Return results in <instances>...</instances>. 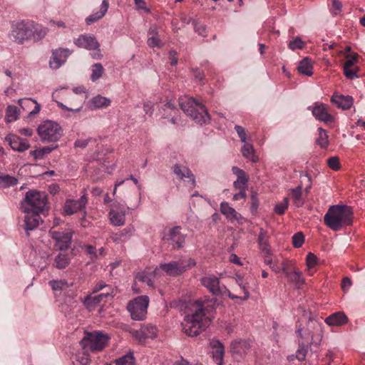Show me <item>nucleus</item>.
<instances>
[{"mask_svg":"<svg viewBox=\"0 0 365 365\" xmlns=\"http://www.w3.org/2000/svg\"><path fill=\"white\" fill-rule=\"evenodd\" d=\"M217 303L215 298L204 301L190 302L186 308L190 312L185 315L182 324L183 331L190 336H195L204 331L210 323L209 317H205V311L208 307L215 308Z\"/></svg>","mask_w":365,"mask_h":365,"instance_id":"f257e3e1","label":"nucleus"},{"mask_svg":"<svg viewBox=\"0 0 365 365\" xmlns=\"http://www.w3.org/2000/svg\"><path fill=\"white\" fill-rule=\"evenodd\" d=\"M309 317V322L307 324V329L304 334H302V329L299 327L297 329L298 336L302 339V341H299L298 349L294 355L288 356L289 360H293L296 358L299 361H304L306 359L308 347L310 344H319L322 335V327L320 322L312 318L309 312L306 313Z\"/></svg>","mask_w":365,"mask_h":365,"instance_id":"f03ea898","label":"nucleus"},{"mask_svg":"<svg viewBox=\"0 0 365 365\" xmlns=\"http://www.w3.org/2000/svg\"><path fill=\"white\" fill-rule=\"evenodd\" d=\"M352 209L346 205L331 206L324 217L325 225L334 231H339L344 225H351L353 217Z\"/></svg>","mask_w":365,"mask_h":365,"instance_id":"7ed1b4c3","label":"nucleus"},{"mask_svg":"<svg viewBox=\"0 0 365 365\" xmlns=\"http://www.w3.org/2000/svg\"><path fill=\"white\" fill-rule=\"evenodd\" d=\"M179 104L182 111L198 124L209 122L210 118L205 107L193 98L185 97L179 99Z\"/></svg>","mask_w":365,"mask_h":365,"instance_id":"20e7f679","label":"nucleus"},{"mask_svg":"<svg viewBox=\"0 0 365 365\" xmlns=\"http://www.w3.org/2000/svg\"><path fill=\"white\" fill-rule=\"evenodd\" d=\"M47 196L44 192L29 190L21 202L20 209L24 213L37 212L41 213L46 205Z\"/></svg>","mask_w":365,"mask_h":365,"instance_id":"39448f33","label":"nucleus"},{"mask_svg":"<svg viewBox=\"0 0 365 365\" xmlns=\"http://www.w3.org/2000/svg\"><path fill=\"white\" fill-rule=\"evenodd\" d=\"M37 133L43 143L57 142L63 135V129L58 123L48 120L38 125Z\"/></svg>","mask_w":365,"mask_h":365,"instance_id":"423d86ee","label":"nucleus"},{"mask_svg":"<svg viewBox=\"0 0 365 365\" xmlns=\"http://www.w3.org/2000/svg\"><path fill=\"white\" fill-rule=\"evenodd\" d=\"M195 259L192 258L182 259L178 261H171L168 263H162L156 267L155 272L160 270L168 276L175 277L182 274L186 270L195 265Z\"/></svg>","mask_w":365,"mask_h":365,"instance_id":"0eeeda50","label":"nucleus"},{"mask_svg":"<svg viewBox=\"0 0 365 365\" xmlns=\"http://www.w3.org/2000/svg\"><path fill=\"white\" fill-rule=\"evenodd\" d=\"M31 29L30 20L14 22L11 26L9 38L13 42L22 45L25 42L30 41Z\"/></svg>","mask_w":365,"mask_h":365,"instance_id":"6e6552de","label":"nucleus"},{"mask_svg":"<svg viewBox=\"0 0 365 365\" xmlns=\"http://www.w3.org/2000/svg\"><path fill=\"white\" fill-rule=\"evenodd\" d=\"M149 302L148 296L142 295L135 297L128 304L127 309L133 320L143 321L145 319Z\"/></svg>","mask_w":365,"mask_h":365,"instance_id":"1a4fd4ad","label":"nucleus"},{"mask_svg":"<svg viewBox=\"0 0 365 365\" xmlns=\"http://www.w3.org/2000/svg\"><path fill=\"white\" fill-rule=\"evenodd\" d=\"M108 337L101 332L87 333L86 336L81 341L82 348L86 351H101L108 341Z\"/></svg>","mask_w":365,"mask_h":365,"instance_id":"9d476101","label":"nucleus"},{"mask_svg":"<svg viewBox=\"0 0 365 365\" xmlns=\"http://www.w3.org/2000/svg\"><path fill=\"white\" fill-rule=\"evenodd\" d=\"M74 43L79 48L87 50H98L97 52L92 54V57L95 59H101L102 55L99 51V43L94 36L81 34L75 41Z\"/></svg>","mask_w":365,"mask_h":365,"instance_id":"9b49d317","label":"nucleus"},{"mask_svg":"<svg viewBox=\"0 0 365 365\" xmlns=\"http://www.w3.org/2000/svg\"><path fill=\"white\" fill-rule=\"evenodd\" d=\"M49 235L55 241L54 247L57 250L64 251L70 247L72 239V232L70 230H50Z\"/></svg>","mask_w":365,"mask_h":365,"instance_id":"f8f14e48","label":"nucleus"},{"mask_svg":"<svg viewBox=\"0 0 365 365\" xmlns=\"http://www.w3.org/2000/svg\"><path fill=\"white\" fill-rule=\"evenodd\" d=\"M308 110H310L314 118L325 123H332L334 117L329 113V107L322 103H315L314 106H309Z\"/></svg>","mask_w":365,"mask_h":365,"instance_id":"ddd939ff","label":"nucleus"},{"mask_svg":"<svg viewBox=\"0 0 365 365\" xmlns=\"http://www.w3.org/2000/svg\"><path fill=\"white\" fill-rule=\"evenodd\" d=\"M88 200L85 195L78 200H67L63 207V212L66 215H71L78 211L85 209Z\"/></svg>","mask_w":365,"mask_h":365,"instance_id":"4468645a","label":"nucleus"},{"mask_svg":"<svg viewBox=\"0 0 365 365\" xmlns=\"http://www.w3.org/2000/svg\"><path fill=\"white\" fill-rule=\"evenodd\" d=\"M202 284L206 287L213 295H220L225 288L220 284V279L214 275H207L200 279Z\"/></svg>","mask_w":365,"mask_h":365,"instance_id":"2eb2a0df","label":"nucleus"},{"mask_svg":"<svg viewBox=\"0 0 365 365\" xmlns=\"http://www.w3.org/2000/svg\"><path fill=\"white\" fill-rule=\"evenodd\" d=\"M5 140L12 150L19 153L28 150L30 147V144L26 139L21 138L15 134H9L5 138Z\"/></svg>","mask_w":365,"mask_h":365,"instance_id":"dca6fc26","label":"nucleus"},{"mask_svg":"<svg viewBox=\"0 0 365 365\" xmlns=\"http://www.w3.org/2000/svg\"><path fill=\"white\" fill-rule=\"evenodd\" d=\"M70 51L67 48H58L53 50L52 56L51 57L49 65L53 69L59 68L63 64L68 56Z\"/></svg>","mask_w":365,"mask_h":365,"instance_id":"f3484780","label":"nucleus"},{"mask_svg":"<svg viewBox=\"0 0 365 365\" xmlns=\"http://www.w3.org/2000/svg\"><path fill=\"white\" fill-rule=\"evenodd\" d=\"M173 171L178 178L187 181L191 187L195 186V176L187 167L175 164L173 167Z\"/></svg>","mask_w":365,"mask_h":365,"instance_id":"a211bd4d","label":"nucleus"},{"mask_svg":"<svg viewBox=\"0 0 365 365\" xmlns=\"http://www.w3.org/2000/svg\"><path fill=\"white\" fill-rule=\"evenodd\" d=\"M24 228L27 234L29 235V231L35 230L41 222L40 213L32 212L24 213Z\"/></svg>","mask_w":365,"mask_h":365,"instance_id":"6ab92c4d","label":"nucleus"},{"mask_svg":"<svg viewBox=\"0 0 365 365\" xmlns=\"http://www.w3.org/2000/svg\"><path fill=\"white\" fill-rule=\"evenodd\" d=\"M110 297L109 291L104 292L100 294L87 296L83 300V304L89 311L93 310L104 299Z\"/></svg>","mask_w":365,"mask_h":365,"instance_id":"aec40b11","label":"nucleus"},{"mask_svg":"<svg viewBox=\"0 0 365 365\" xmlns=\"http://www.w3.org/2000/svg\"><path fill=\"white\" fill-rule=\"evenodd\" d=\"M220 211L231 222L237 221L242 223L243 217L233 207H230L227 202H222L220 204Z\"/></svg>","mask_w":365,"mask_h":365,"instance_id":"412c9836","label":"nucleus"},{"mask_svg":"<svg viewBox=\"0 0 365 365\" xmlns=\"http://www.w3.org/2000/svg\"><path fill=\"white\" fill-rule=\"evenodd\" d=\"M180 230L181 227L176 226L171 228L169 231L168 240L172 242L174 247L178 249L182 247L185 243V235L182 234Z\"/></svg>","mask_w":365,"mask_h":365,"instance_id":"4be33fe9","label":"nucleus"},{"mask_svg":"<svg viewBox=\"0 0 365 365\" xmlns=\"http://www.w3.org/2000/svg\"><path fill=\"white\" fill-rule=\"evenodd\" d=\"M331 101L339 108L348 110L353 105L354 100L350 96L334 94L331 98Z\"/></svg>","mask_w":365,"mask_h":365,"instance_id":"5701e85b","label":"nucleus"},{"mask_svg":"<svg viewBox=\"0 0 365 365\" xmlns=\"http://www.w3.org/2000/svg\"><path fill=\"white\" fill-rule=\"evenodd\" d=\"M232 171L237 176V180L233 182L234 187L235 189H246L248 177L245 172L236 166L232 167Z\"/></svg>","mask_w":365,"mask_h":365,"instance_id":"b1692460","label":"nucleus"},{"mask_svg":"<svg viewBox=\"0 0 365 365\" xmlns=\"http://www.w3.org/2000/svg\"><path fill=\"white\" fill-rule=\"evenodd\" d=\"M31 25V34H30V40H33L34 42L41 41L45 38L48 33V29L43 27L33 21H30Z\"/></svg>","mask_w":365,"mask_h":365,"instance_id":"393cba45","label":"nucleus"},{"mask_svg":"<svg viewBox=\"0 0 365 365\" xmlns=\"http://www.w3.org/2000/svg\"><path fill=\"white\" fill-rule=\"evenodd\" d=\"M109 6L108 1L107 0H103L101 5L100 11L89 15L86 19V23L87 25H91L98 20L101 19L106 14Z\"/></svg>","mask_w":365,"mask_h":365,"instance_id":"a878e982","label":"nucleus"},{"mask_svg":"<svg viewBox=\"0 0 365 365\" xmlns=\"http://www.w3.org/2000/svg\"><path fill=\"white\" fill-rule=\"evenodd\" d=\"M348 318L344 312H335L325 319V322L329 326H341L346 324Z\"/></svg>","mask_w":365,"mask_h":365,"instance_id":"bb28decb","label":"nucleus"},{"mask_svg":"<svg viewBox=\"0 0 365 365\" xmlns=\"http://www.w3.org/2000/svg\"><path fill=\"white\" fill-rule=\"evenodd\" d=\"M147 43L151 48H161L163 46L162 41L158 36V29L156 26L150 27L148 31Z\"/></svg>","mask_w":365,"mask_h":365,"instance_id":"cd10ccee","label":"nucleus"},{"mask_svg":"<svg viewBox=\"0 0 365 365\" xmlns=\"http://www.w3.org/2000/svg\"><path fill=\"white\" fill-rule=\"evenodd\" d=\"M286 277L287 278L288 282L292 283L297 289L301 288L304 283L302 272L299 271L297 267H295L294 271H291Z\"/></svg>","mask_w":365,"mask_h":365,"instance_id":"c85d7f7f","label":"nucleus"},{"mask_svg":"<svg viewBox=\"0 0 365 365\" xmlns=\"http://www.w3.org/2000/svg\"><path fill=\"white\" fill-rule=\"evenodd\" d=\"M250 347L251 344L247 341L235 340L230 344L231 351L239 354H245Z\"/></svg>","mask_w":365,"mask_h":365,"instance_id":"c756f323","label":"nucleus"},{"mask_svg":"<svg viewBox=\"0 0 365 365\" xmlns=\"http://www.w3.org/2000/svg\"><path fill=\"white\" fill-rule=\"evenodd\" d=\"M258 244L260 250L267 255H270L269 245L268 242V235L267 232L260 228L258 235Z\"/></svg>","mask_w":365,"mask_h":365,"instance_id":"7c9ffc66","label":"nucleus"},{"mask_svg":"<svg viewBox=\"0 0 365 365\" xmlns=\"http://www.w3.org/2000/svg\"><path fill=\"white\" fill-rule=\"evenodd\" d=\"M110 220L114 226H120L125 223V214L123 211L111 210L109 212Z\"/></svg>","mask_w":365,"mask_h":365,"instance_id":"2f4dec72","label":"nucleus"},{"mask_svg":"<svg viewBox=\"0 0 365 365\" xmlns=\"http://www.w3.org/2000/svg\"><path fill=\"white\" fill-rule=\"evenodd\" d=\"M57 148V145L45 146L39 149L31 150L30 152V155H32L35 160H41L44 158L46 155L51 153L53 150L56 149Z\"/></svg>","mask_w":365,"mask_h":365,"instance_id":"473e14b6","label":"nucleus"},{"mask_svg":"<svg viewBox=\"0 0 365 365\" xmlns=\"http://www.w3.org/2000/svg\"><path fill=\"white\" fill-rule=\"evenodd\" d=\"M244 145L242 148V155L250 160L253 163H256L258 161V157L255 154V149L252 144L247 143H243Z\"/></svg>","mask_w":365,"mask_h":365,"instance_id":"72a5a7b5","label":"nucleus"},{"mask_svg":"<svg viewBox=\"0 0 365 365\" xmlns=\"http://www.w3.org/2000/svg\"><path fill=\"white\" fill-rule=\"evenodd\" d=\"M312 64L308 57L303 58L299 63L298 71L307 76H311L313 74L312 72Z\"/></svg>","mask_w":365,"mask_h":365,"instance_id":"f704fd0d","label":"nucleus"},{"mask_svg":"<svg viewBox=\"0 0 365 365\" xmlns=\"http://www.w3.org/2000/svg\"><path fill=\"white\" fill-rule=\"evenodd\" d=\"M110 104V100L101 96H97L93 97L91 101V105L92 108L95 109H99L106 108Z\"/></svg>","mask_w":365,"mask_h":365,"instance_id":"c9c22d12","label":"nucleus"},{"mask_svg":"<svg viewBox=\"0 0 365 365\" xmlns=\"http://www.w3.org/2000/svg\"><path fill=\"white\" fill-rule=\"evenodd\" d=\"M19 104L20 106L25 110L26 106H28L30 103H33L35 104V108L31 111L29 112V115L32 116L34 115H36L39 113L41 110V106L37 103V101L32 98H21L18 101Z\"/></svg>","mask_w":365,"mask_h":365,"instance_id":"e433bc0d","label":"nucleus"},{"mask_svg":"<svg viewBox=\"0 0 365 365\" xmlns=\"http://www.w3.org/2000/svg\"><path fill=\"white\" fill-rule=\"evenodd\" d=\"M302 185H299L297 187L289 190V195L297 207H301L304 204V201L302 199Z\"/></svg>","mask_w":365,"mask_h":365,"instance_id":"4c0bfd02","label":"nucleus"},{"mask_svg":"<svg viewBox=\"0 0 365 365\" xmlns=\"http://www.w3.org/2000/svg\"><path fill=\"white\" fill-rule=\"evenodd\" d=\"M70 263V257L68 255L60 253L58 254L54 261L55 267L58 269H64Z\"/></svg>","mask_w":365,"mask_h":365,"instance_id":"58836bf2","label":"nucleus"},{"mask_svg":"<svg viewBox=\"0 0 365 365\" xmlns=\"http://www.w3.org/2000/svg\"><path fill=\"white\" fill-rule=\"evenodd\" d=\"M19 114V111L16 106H8L6 111V121L7 123H11L16 120L18 119Z\"/></svg>","mask_w":365,"mask_h":365,"instance_id":"ea45409f","label":"nucleus"},{"mask_svg":"<svg viewBox=\"0 0 365 365\" xmlns=\"http://www.w3.org/2000/svg\"><path fill=\"white\" fill-rule=\"evenodd\" d=\"M319 136L316 140V143L322 148H327L329 145L328 135L327 131L322 128H318Z\"/></svg>","mask_w":365,"mask_h":365,"instance_id":"a19ab883","label":"nucleus"},{"mask_svg":"<svg viewBox=\"0 0 365 365\" xmlns=\"http://www.w3.org/2000/svg\"><path fill=\"white\" fill-rule=\"evenodd\" d=\"M18 180L9 175L1 174L0 175V186L3 187H9L16 185Z\"/></svg>","mask_w":365,"mask_h":365,"instance_id":"79ce46f5","label":"nucleus"},{"mask_svg":"<svg viewBox=\"0 0 365 365\" xmlns=\"http://www.w3.org/2000/svg\"><path fill=\"white\" fill-rule=\"evenodd\" d=\"M91 79L92 81L98 80L103 75L104 68L101 63H96L92 66Z\"/></svg>","mask_w":365,"mask_h":365,"instance_id":"37998d69","label":"nucleus"},{"mask_svg":"<svg viewBox=\"0 0 365 365\" xmlns=\"http://www.w3.org/2000/svg\"><path fill=\"white\" fill-rule=\"evenodd\" d=\"M115 365H134L135 358L133 354H127L115 360Z\"/></svg>","mask_w":365,"mask_h":365,"instance_id":"c03bdc74","label":"nucleus"},{"mask_svg":"<svg viewBox=\"0 0 365 365\" xmlns=\"http://www.w3.org/2000/svg\"><path fill=\"white\" fill-rule=\"evenodd\" d=\"M49 285L54 291H62L67 289L70 285L65 280H51Z\"/></svg>","mask_w":365,"mask_h":365,"instance_id":"a18cd8bd","label":"nucleus"},{"mask_svg":"<svg viewBox=\"0 0 365 365\" xmlns=\"http://www.w3.org/2000/svg\"><path fill=\"white\" fill-rule=\"evenodd\" d=\"M144 336L147 339H154L157 336V328L156 327L148 324L146 326L141 327Z\"/></svg>","mask_w":365,"mask_h":365,"instance_id":"49530a36","label":"nucleus"},{"mask_svg":"<svg viewBox=\"0 0 365 365\" xmlns=\"http://www.w3.org/2000/svg\"><path fill=\"white\" fill-rule=\"evenodd\" d=\"M135 279L149 287H152L153 284L150 274L145 272H138L135 276Z\"/></svg>","mask_w":365,"mask_h":365,"instance_id":"de8ad7c7","label":"nucleus"},{"mask_svg":"<svg viewBox=\"0 0 365 365\" xmlns=\"http://www.w3.org/2000/svg\"><path fill=\"white\" fill-rule=\"evenodd\" d=\"M296 265L292 261H284L280 264V272H283L285 277L291 272L294 271Z\"/></svg>","mask_w":365,"mask_h":365,"instance_id":"09e8293b","label":"nucleus"},{"mask_svg":"<svg viewBox=\"0 0 365 365\" xmlns=\"http://www.w3.org/2000/svg\"><path fill=\"white\" fill-rule=\"evenodd\" d=\"M305 43L300 37H296L289 43V48L294 51L296 49H302L304 47Z\"/></svg>","mask_w":365,"mask_h":365,"instance_id":"8fccbe9b","label":"nucleus"},{"mask_svg":"<svg viewBox=\"0 0 365 365\" xmlns=\"http://www.w3.org/2000/svg\"><path fill=\"white\" fill-rule=\"evenodd\" d=\"M289 205V200L287 197H284L283 201L274 207V212L278 215H283Z\"/></svg>","mask_w":365,"mask_h":365,"instance_id":"3c124183","label":"nucleus"},{"mask_svg":"<svg viewBox=\"0 0 365 365\" xmlns=\"http://www.w3.org/2000/svg\"><path fill=\"white\" fill-rule=\"evenodd\" d=\"M303 184L307 185V187L304 189V192L306 193H308L312 187V178L308 174L303 173V174L300 175V184L299 185H302V186Z\"/></svg>","mask_w":365,"mask_h":365,"instance_id":"603ef678","label":"nucleus"},{"mask_svg":"<svg viewBox=\"0 0 365 365\" xmlns=\"http://www.w3.org/2000/svg\"><path fill=\"white\" fill-rule=\"evenodd\" d=\"M304 242V236L302 232H297L292 237V244L296 248L301 247Z\"/></svg>","mask_w":365,"mask_h":365,"instance_id":"864d4df0","label":"nucleus"},{"mask_svg":"<svg viewBox=\"0 0 365 365\" xmlns=\"http://www.w3.org/2000/svg\"><path fill=\"white\" fill-rule=\"evenodd\" d=\"M224 356V347H220V349H215L212 351L213 359L215 363L218 365H222Z\"/></svg>","mask_w":365,"mask_h":365,"instance_id":"5fc2aeb1","label":"nucleus"},{"mask_svg":"<svg viewBox=\"0 0 365 365\" xmlns=\"http://www.w3.org/2000/svg\"><path fill=\"white\" fill-rule=\"evenodd\" d=\"M103 289H105V292L109 291V292H110V297L112 296L113 288L110 285L106 284L103 282H99L95 285V287L93 289V293H96Z\"/></svg>","mask_w":365,"mask_h":365,"instance_id":"6e6d98bb","label":"nucleus"},{"mask_svg":"<svg viewBox=\"0 0 365 365\" xmlns=\"http://www.w3.org/2000/svg\"><path fill=\"white\" fill-rule=\"evenodd\" d=\"M327 164L334 170H338L340 168V163L337 157L329 158L327 160Z\"/></svg>","mask_w":365,"mask_h":365,"instance_id":"4d7b16f0","label":"nucleus"},{"mask_svg":"<svg viewBox=\"0 0 365 365\" xmlns=\"http://www.w3.org/2000/svg\"><path fill=\"white\" fill-rule=\"evenodd\" d=\"M176 109V107H175V105L174 103H173L171 101H168L163 107V117L164 118H168L170 114L169 113H167V110H174Z\"/></svg>","mask_w":365,"mask_h":365,"instance_id":"13d9d810","label":"nucleus"},{"mask_svg":"<svg viewBox=\"0 0 365 365\" xmlns=\"http://www.w3.org/2000/svg\"><path fill=\"white\" fill-rule=\"evenodd\" d=\"M358 58V55L355 54L354 56H346V61L344 63V67L346 68H353L354 64L356 63Z\"/></svg>","mask_w":365,"mask_h":365,"instance_id":"bf43d9fd","label":"nucleus"},{"mask_svg":"<svg viewBox=\"0 0 365 365\" xmlns=\"http://www.w3.org/2000/svg\"><path fill=\"white\" fill-rule=\"evenodd\" d=\"M306 259L307 265L309 269L313 267L317 264V256L312 252L308 253Z\"/></svg>","mask_w":365,"mask_h":365,"instance_id":"052dcab7","label":"nucleus"},{"mask_svg":"<svg viewBox=\"0 0 365 365\" xmlns=\"http://www.w3.org/2000/svg\"><path fill=\"white\" fill-rule=\"evenodd\" d=\"M235 129L240 138V140L242 143H245L247 141V135L245 128L240 125H235Z\"/></svg>","mask_w":365,"mask_h":365,"instance_id":"680f3d73","label":"nucleus"},{"mask_svg":"<svg viewBox=\"0 0 365 365\" xmlns=\"http://www.w3.org/2000/svg\"><path fill=\"white\" fill-rule=\"evenodd\" d=\"M194 25V29L199 35L205 36L206 26L203 24H199L195 21H192Z\"/></svg>","mask_w":365,"mask_h":365,"instance_id":"e2e57ef3","label":"nucleus"},{"mask_svg":"<svg viewBox=\"0 0 365 365\" xmlns=\"http://www.w3.org/2000/svg\"><path fill=\"white\" fill-rule=\"evenodd\" d=\"M344 73L345 76L349 79L357 78L356 71L352 68L344 67Z\"/></svg>","mask_w":365,"mask_h":365,"instance_id":"0e129e2a","label":"nucleus"},{"mask_svg":"<svg viewBox=\"0 0 365 365\" xmlns=\"http://www.w3.org/2000/svg\"><path fill=\"white\" fill-rule=\"evenodd\" d=\"M237 282L240 287V288L243 290L244 296L243 300H246L250 297L249 292L247 291L246 286L242 283V279L240 277H238L237 279Z\"/></svg>","mask_w":365,"mask_h":365,"instance_id":"69168bd1","label":"nucleus"},{"mask_svg":"<svg viewBox=\"0 0 365 365\" xmlns=\"http://www.w3.org/2000/svg\"><path fill=\"white\" fill-rule=\"evenodd\" d=\"M192 72L195 81L199 82L202 81L204 78V73L201 71L198 68H192Z\"/></svg>","mask_w":365,"mask_h":365,"instance_id":"338daca9","label":"nucleus"},{"mask_svg":"<svg viewBox=\"0 0 365 365\" xmlns=\"http://www.w3.org/2000/svg\"><path fill=\"white\" fill-rule=\"evenodd\" d=\"M77 361L79 362L81 365H89L90 364V359L88 355L83 353L82 356L78 357Z\"/></svg>","mask_w":365,"mask_h":365,"instance_id":"774afa93","label":"nucleus"}]
</instances>
